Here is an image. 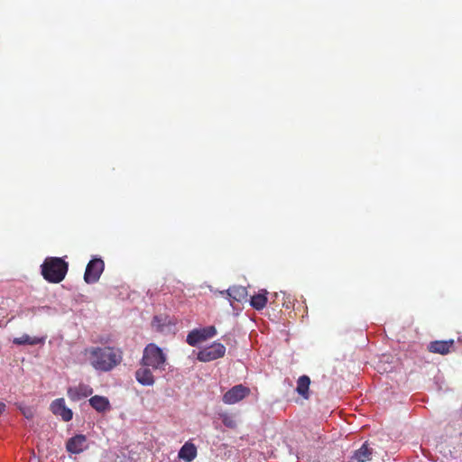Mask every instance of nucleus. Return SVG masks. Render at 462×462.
<instances>
[{"label": "nucleus", "mask_w": 462, "mask_h": 462, "mask_svg": "<svg viewBox=\"0 0 462 462\" xmlns=\"http://www.w3.org/2000/svg\"><path fill=\"white\" fill-rule=\"evenodd\" d=\"M89 364L97 371L109 372L119 365L123 360V352L114 346H91L85 350Z\"/></svg>", "instance_id": "f257e3e1"}, {"label": "nucleus", "mask_w": 462, "mask_h": 462, "mask_svg": "<svg viewBox=\"0 0 462 462\" xmlns=\"http://www.w3.org/2000/svg\"><path fill=\"white\" fill-rule=\"evenodd\" d=\"M42 275L51 283H59L64 280L69 264L59 257H47L42 264Z\"/></svg>", "instance_id": "f03ea898"}, {"label": "nucleus", "mask_w": 462, "mask_h": 462, "mask_svg": "<svg viewBox=\"0 0 462 462\" xmlns=\"http://www.w3.org/2000/svg\"><path fill=\"white\" fill-rule=\"evenodd\" d=\"M166 356L162 348L155 344H148L143 354L141 364L143 366H150L155 370H164Z\"/></svg>", "instance_id": "7ed1b4c3"}, {"label": "nucleus", "mask_w": 462, "mask_h": 462, "mask_svg": "<svg viewBox=\"0 0 462 462\" xmlns=\"http://www.w3.org/2000/svg\"><path fill=\"white\" fill-rule=\"evenodd\" d=\"M104 269V261L101 258L94 257L87 264L84 273V281L88 284L96 283L99 280Z\"/></svg>", "instance_id": "20e7f679"}, {"label": "nucleus", "mask_w": 462, "mask_h": 462, "mask_svg": "<svg viewBox=\"0 0 462 462\" xmlns=\"http://www.w3.org/2000/svg\"><path fill=\"white\" fill-rule=\"evenodd\" d=\"M226 353V347L223 344L214 342L211 346L201 349L198 353V360L200 362H210L223 357Z\"/></svg>", "instance_id": "39448f33"}, {"label": "nucleus", "mask_w": 462, "mask_h": 462, "mask_svg": "<svg viewBox=\"0 0 462 462\" xmlns=\"http://www.w3.org/2000/svg\"><path fill=\"white\" fill-rule=\"evenodd\" d=\"M251 393L249 387L243 384H237L230 388L222 397V401L226 404H235L244 400Z\"/></svg>", "instance_id": "423d86ee"}, {"label": "nucleus", "mask_w": 462, "mask_h": 462, "mask_svg": "<svg viewBox=\"0 0 462 462\" xmlns=\"http://www.w3.org/2000/svg\"><path fill=\"white\" fill-rule=\"evenodd\" d=\"M50 409L54 415L60 416L62 420L66 422L72 420L73 412L66 406L65 400L63 398H58L52 401Z\"/></svg>", "instance_id": "0eeeda50"}, {"label": "nucleus", "mask_w": 462, "mask_h": 462, "mask_svg": "<svg viewBox=\"0 0 462 462\" xmlns=\"http://www.w3.org/2000/svg\"><path fill=\"white\" fill-rule=\"evenodd\" d=\"M455 341L453 339L448 340H435L431 341L428 345V350L433 354L448 355L454 348Z\"/></svg>", "instance_id": "6e6552de"}, {"label": "nucleus", "mask_w": 462, "mask_h": 462, "mask_svg": "<svg viewBox=\"0 0 462 462\" xmlns=\"http://www.w3.org/2000/svg\"><path fill=\"white\" fill-rule=\"evenodd\" d=\"M93 393V389L88 384L79 383L77 386L69 387L67 391V395L71 401H79L82 398L90 396Z\"/></svg>", "instance_id": "1a4fd4ad"}, {"label": "nucleus", "mask_w": 462, "mask_h": 462, "mask_svg": "<svg viewBox=\"0 0 462 462\" xmlns=\"http://www.w3.org/2000/svg\"><path fill=\"white\" fill-rule=\"evenodd\" d=\"M87 438L85 435H76L67 441L66 448L72 454H79L87 448Z\"/></svg>", "instance_id": "9d476101"}, {"label": "nucleus", "mask_w": 462, "mask_h": 462, "mask_svg": "<svg viewBox=\"0 0 462 462\" xmlns=\"http://www.w3.org/2000/svg\"><path fill=\"white\" fill-rule=\"evenodd\" d=\"M149 367L143 366L135 372V379L142 385L151 386L154 383V376Z\"/></svg>", "instance_id": "9b49d317"}, {"label": "nucleus", "mask_w": 462, "mask_h": 462, "mask_svg": "<svg viewBox=\"0 0 462 462\" xmlns=\"http://www.w3.org/2000/svg\"><path fill=\"white\" fill-rule=\"evenodd\" d=\"M221 294L226 293L230 303L232 304V300L235 301H242L247 297V290L245 286H232L226 291H221Z\"/></svg>", "instance_id": "f8f14e48"}, {"label": "nucleus", "mask_w": 462, "mask_h": 462, "mask_svg": "<svg viewBox=\"0 0 462 462\" xmlns=\"http://www.w3.org/2000/svg\"><path fill=\"white\" fill-rule=\"evenodd\" d=\"M89 404L93 409H95L97 412H105L109 411L111 406L109 400L106 397L95 395L92 396L89 400Z\"/></svg>", "instance_id": "ddd939ff"}, {"label": "nucleus", "mask_w": 462, "mask_h": 462, "mask_svg": "<svg viewBox=\"0 0 462 462\" xmlns=\"http://www.w3.org/2000/svg\"><path fill=\"white\" fill-rule=\"evenodd\" d=\"M197 457V448L193 443L186 442L179 451V457L187 462L192 461Z\"/></svg>", "instance_id": "4468645a"}, {"label": "nucleus", "mask_w": 462, "mask_h": 462, "mask_svg": "<svg viewBox=\"0 0 462 462\" xmlns=\"http://www.w3.org/2000/svg\"><path fill=\"white\" fill-rule=\"evenodd\" d=\"M372 448L366 443H364L360 448L355 451L351 457V462H366L370 460Z\"/></svg>", "instance_id": "2eb2a0df"}, {"label": "nucleus", "mask_w": 462, "mask_h": 462, "mask_svg": "<svg viewBox=\"0 0 462 462\" xmlns=\"http://www.w3.org/2000/svg\"><path fill=\"white\" fill-rule=\"evenodd\" d=\"M310 384V378L308 375H301L297 381L296 392L304 399H309V389Z\"/></svg>", "instance_id": "dca6fc26"}, {"label": "nucleus", "mask_w": 462, "mask_h": 462, "mask_svg": "<svg viewBox=\"0 0 462 462\" xmlns=\"http://www.w3.org/2000/svg\"><path fill=\"white\" fill-rule=\"evenodd\" d=\"M250 304L256 310H263L267 304V291L263 290L258 294L252 296Z\"/></svg>", "instance_id": "f3484780"}, {"label": "nucleus", "mask_w": 462, "mask_h": 462, "mask_svg": "<svg viewBox=\"0 0 462 462\" xmlns=\"http://www.w3.org/2000/svg\"><path fill=\"white\" fill-rule=\"evenodd\" d=\"M43 341H44L43 338L37 337H32L29 335L24 334L22 337H14L13 340V343L15 345H18V346H20V345L34 346V345L43 343Z\"/></svg>", "instance_id": "a211bd4d"}, {"label": "nucleus", "mask_w": 462, "mask_h": 462, "mask_svg": "<svg viewBox=\"0 0 462 462\" xmlns=\"http://www.w3.org/2000/svg\"><path fill=\"white\" fill-rule=\"evenodd\" d=\"M186 341L189 346H195L199 343L204 341V339L199 329H194L188 334Z\"/></svg>", "instance_id": "6ab92c4d"}, {"label": "nucleus", "mask_w": 462, "mask_h": 462, "mask_svg": "<svg viewBox=\"0 0 462 462\" xmlns=\"http://www.w3.org/2000/svg\"><path fill=\"white\" fill-rule=\"evenodd\" d=\"M223 424L229 429H236L237 426V422L236 418L233 415L223 414L222 416Z\"/></svg>", "instance_id": "aec40b11"}, {"label": "nucleus", "mask_w": 462, "mask_h": 462, "mask_svg": "<svg viewBox=\"0 0 462 462\" xmlns=\"http://www.w3.org/2000/svg\"><path fill=\"white\" fill-rule=\"evenodd\" d=\"M199 331L204 340L210 338L217 334V329L214 326L199 328Z\"/></svg>", "instance_id": "412c9836"}, {"label": "nucleus", "mask_w": 462, "mask_h": 462, "mask_svg": "<svg viewBox=\"0 0 462 462\" xmlns=\"http://www.w3.org/2000/svg\"><path fill=\"white\" fill-rule=\"evenodd\" d=\"M23 415L30 420V419H32L33 416H34V410L31 407H23V408H20Z\"/></svg>", "instance_id": "4be33fe9"}, {"label": "nucleus", "mask_w": 462, "mask_h": 462, "mask_svg": "<svg viewBox=\"0 0 462 462\" xmlns=\"http://www.w3.org/2000/svg\"><path fill=\"white\" fill-rule=\"evenodd\" d=\"M37 310L38 309L36 307L26 308V309L19 310L17 313V316L23 317V316H27L29 313L35 314Z\"/></svg>", "instance_id": "5701e85b"}, {"label": "nucleus", "mask_w": 462, "mask_h": 462, "mask_svg": "<svg viewBox=\"0 0 462 462\" xmlns=\"http://www.w3.org/2000/svg\"><path fill=\"white\" fill-rule=\"evenodd\" d=\"M5 404L2 402H0V415L5 411Z\"/></svg>", "instance_id": "b1692460"}]
</instances>
